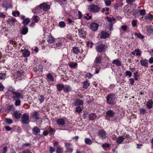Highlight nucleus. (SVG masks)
<instances>
[{"instance_id": "1", "label": "nucleus", "mask_w": 153, "mask_h": 153, "mask_svg": "<svg viewBox=\"0 0 153 153\" xmlns=\"http://www.w3.org/2000/svg\"><path fill=\"white\" fill-rule=\"evenodd\" d=\"M88 9L92 13H97L100 10V7L97 5L93 4L89 6Z\"/></svg>"}, {"instance_id": "2", "label": "nucleus", "mask_w": 153, "mask_h": 153, "mask_svg": "<svg viewBox=\"0 0 153 153\" xmlns=\"http://www.w3.org/2000/svg\"><path fill=\"white\" fill-rule=\"evenodd\" d=\"M65 147L66 149V152H71L73 151V147L70 143L65 142Z\"/></svg>"}, {"instance_id": "3", "label": "nucleus", "mask_w": 153, "mask_h": 153, "mask_svg": "<svg viewBox=\"0 0 153 153\" xmlns=\"http://www.w3.org/2000/svg\"><path fill=\"white\" fill-rule=\"evenodd\" d=\"M115 98V97L114 94H109L107 97V103L109 104H113Z\"/></svg>"}, {"instance_id": "4", "label": "nucleus", "mask_w": 153, "mask_h": 153, "mask_svg": "<svg viewBox=\"0 0 153 153\" xmlns=\"http://www.w3.org/2000/svg\"><path fill=\"white\" fill-rule=\"evenodd\" d=\"M106 46L103 44H100L96 46V49L97 51L99 53L105 52L106 48Z\"/></svg>"}, {"instance_id": "5", "label": "nucleus", "mask_w": 153, "mask_h": 153, "mask_svg": "<svg viewBox=\"0 0 153 153\" xmlns=\"http://www.w3.org/2000/svg\"><path fill=\"white\" fill-rule=\"evenodd\" d=\"M29 119V116L27 114L25 113L22 118L21 122L23 124H27L28 123L27 122Z\"/></svg>"}, {"instance_id": "6", "label": "nucleus", "mask_w": 153, "mask_h": 153, "mask_svg": "<svg viewBox=\"0 0 153 153\" xmlns=\"http://www.w3.org/2000/svg\"><path fill=\"white\" fill-rule=\"evenodd\" d=\"M97 134L99 137L103 140L105 139L106 137L105 131L102 129L99 131Z\"/></svg>"}, {"instance_id": "7", "label": "nucleus", "mask_w": 153, "mask_h": 153, "mask_svg": "<svg viewBox=\"0 0 153 153\" xmlns=\"http://www.w3.org/2000/svg\"><path fill=\"white\" fill-rule=\"evenodd\" d=\"M41 9H43L45 11H47L50 8V6L49 5L45 3H43L39 5Z\"/></svg>"}, {"instance_id": "8", "label": "nucleus", "mask_w": 153, "mask_h": 153, "mask_svg": "<svg viewBox=\"0 0 153 153\" xmlns=\"http://www.w3.org/2000/svg\"><path fill=\"white\" fill-rule=\"evenodd\" d=\"M12 98L14 100L19 99L21 96V94L17 92H13Z\"/></svg>"}, {"instance_id": "9", "label": "nucleus", "mask_w": 153, "mask_h": 153, "mask_svg": "<svg viewBox=\"0 0 153 153\" xmlns=\"http://www.w3.org/2000/svg\"><path fill=\"white\" fill-rule=\"evenodd\" d=\"M78 32L79 36L81 37L85 38L86 37V32L84 31L82 28L78 30Z\"/></svg>"}, {"instance_id": "10", "label": "nucleus", "mask_w": 153, "mask_h": 153, "mask_svg": "<svg viewBox=\"0 0 153 153\" xmlns=\"http://www.w3.org/2000/svg\"><path fill=\"white\" fill-rule=\"evenodd\" d=\"M98 26V25L97 24L94 22L91 24L90 28L92 30L96 31L97 30Z\"/></svg>"}, {"instance_id": "11", "label": "nucleus", "mask_w": 153, "mask_h": 153, "mask_svg": "<svg viewBox=\"0 0 153 153\" xmlns=\"http://www.w3.org/2000/svg\"><path fill=\"white\" fill-rule=\"evenodd\" d=\"M56 123L59 125L63 126L65 124V121L63 118H59L57 119Z\"/></svg>"}, {"instance_id": "12", "label": "nucleus", "mask_w": 153, "mask_h": 153, "mask_svg": "<svg viewBox=\"0 0 153 153\" xmlns=\"http://www.w3.org/2000/svg\"><path fill=\"white\" fill-rule=\"evenodd\" d=\"M21 52L22 53L23 55L25 57H27L30 56V52L27 49L22 50Z\"/></svg>"}, {"instance_id": "13", "label": "nucleus", "mask_w": 153, "mask_h": 153, "mask_svg": "<svg viewBox=\"0 0 153 153\" xmlns=\"http://www.w3.org/2000/svg\"><path fill=\"white\" fill-rule=\"evenodd\" d=\"M102 59V56H97L95 58L94 62L96 64H100L101 63Z\"/></svg>"}, {"instance_id": "14", "label": "nucleus", "mask_w": 153, "mask_h": 153, "mask_svg": "<svg viewBox=\"0 0 153 153\" xmlns=\"http://www.w3.org/2000/svg\"><path fill=\"white\" fill-rule=\"evenodd\" d=\"M101 36L100 38L102 39H105L109 36V34L108 33L105 31H102L101 33Z\"/></svg>"}, {"instance_id": "15", "label": "nucleus", "mask_w": 153, "mask_h": 153, "mask_svg": "<svg viewBox=\"0 0 153 153\" xmlns=\"http://www.w3.org/2000/svg\"><path fill=\"white\" fill-rule=\"evenodd\" d=\"M140 63L141 65L143 66L146 67H148V60L146 59L141 60Z\"/></svg>"}, {"instance_id": "16", "label": "nucleus", "mask_w": 153, "mask_h": 153, "mask_svg": "<svg viewBox=\"0 0 153 153\" xmlns=\"http://www.w3.org/2000/svg\"><path fill=\"white\" fill-rule=\"evenodd\" d=\"M16 21V20L14 18H11L8 19V20L9 23L11 26H12L14 25Z\"/></svg>"}, {"instance_id": "17", "label": "nucleus", "mask_w": 153, "mask_h": 153, "mask_svg": "<svg viewBox=\"0 0 153 153\" xmlns=\"http://www.w3.org/2000/svg\"><path fill=\"white\" fill-rule=\"evenodd\" d=\"M41 10V8L39 5L36 7L32 10L33 12L35 13H39L40 10Z\"/></svg>"}, {"instance_id": "18", "label": "nucleus", "mask_w": 153, "mask_h": 153, "mask_svg": "<svg viewBox=\"0 0 153 153\" xmlns=\"http://www.w3.org/2000/svg\"><path fill=\"white\" fill-rule=\"evenodd\" d=\"M32 132L33 134L36 135L40 132V129L38 127H35L32 129Z\"/></svg>"}, {"instance_id": "19", "label": "nucleus", "mask_w": 153, "mask_h": 153, "mask_svg": "<svg viewBox=\"0 0 153 153\" xmlns=\"http://www.w3.org/2000/svg\"><path fill=\"white\" fill-rule=\"evenodd\" d=\"M115 114V113L111 110H108L106 112L107 115L111 117L114 116Z\"/></svg>"}, {"instance_id": "20", "label": "nucleus", "mask_w": 153, "mask_h": 153, "mask_svg": "<svg viewBox=\"0 0 153 153\" xmlns=\"http://www.w3.org/2000/svg\"><path fill=\"white\" fill-rule=\"evenodd\" d=\"M28 31V28L27 27H22L21 31V33L23 35L26 34Z\"/></svg>"}, {"instance_id": "21", "label": "nucleus", "mask_w": 153, "mask_h": 153, "mask_svg": "<svg viewBox=\"0 0 153 153\" xmlns=\"http://www.w3.org/2000/svg\"><path fill=\"white\" fill-rule=\"evenodd\" d=\"M153 102L151 100H149L147 102L146 106L149 109L151 108L152 107Z\"/></svg>"}, {"instance_id": "22", "label": "nucleus", "mask_w": 153, "mask_h": 153, "mask_svg": "<svg viewBox=\"0 0 153 153\" xmlns=\"http://www.w3.org/2000/svg\"><path fill=\"white\" fill-rule=\"evenodd\" d=\"M13 115L15 119H18L20 118L21 114L16 111H15L13 112Z\"/></svg>"}, {"instance_id": "23", "label": "nucleus", "mask_w": 153, "mask_h": 153, "mask_svg": "<svg viewBox=\"0 0 153 153\" xmlns=\"http://www.w3.org/2000/svg\"><path fill=\"white\" fill-rule=\"evenodd\" d=\"M124 138L122 136H120L118 137L117 140V142L118 144H121L122 143L124 140Z\"/></svg>"}, {"instance_id": "24", "label": "nucleus", "mask_w": 153, "mask_h": 153, "mask_svg": "<svg viewBox=\"0 0 153 153\" xmlns=\"http://www.w3.org/2000/svg\"><path fill=\"white\" fill-rule=\"evenodd\" d=\"M112 63L117 66H120L121 65V62L118 59L114 60L112 62Z\"/></svg>"}, {"instance_id": "25", "label": "nucleus", "mask_w": 153, "mask_h": 153, "mask_svg": "<svg viewBox=\"0 0 153 153\" xmlns=\"http://www.w3.org/2000/svg\"><path fill=\"white\" fill-rule=\"evenodd\" d=\"M83 104V102L82 101L80 100H78L76 101L75 102L74 105L75 106L82 105Z\"/></svg>"}, {"instance_id": "26", "label": "nucleus", "mask_w": 153, "mask_h": 153, "mask_svg": "<svg viewBox=\"0 0 153 153\" xmlns=\"http://www.w3.org/2000/svg\"><path fill=\"white\" fill-rule=\"evenodd\" d=\"M63 90L65 92H68L71 90L70 87L68 85H65L64 86Z\"/></svg>"}, {"instance_id": "27", "label": "nucleus", "mask_w": 153, "mask_h": 153, "mask_svg": "<svg viewBox=\"0 0 153 153\" xmlns=\"http://www.w3.org/2000/svg\"><path fill=\"white\" fill-rule=\"evenodd\" d=\"M30 22V20L29 18H26L25 19H24V20L22 22L23 24L25 26L28 25V23Z\"/></svg>"}, {"instance_id": "28", "label": "nucleus", "mask_w": 153, "mask_h": 153, "mask_svg": "<svg viewBox=\"0 0 153 153\" xmlns=\"http://www.w3.org/2000/svg\"><path fill=\"white\" fill-rule=\"evenodd\" d=\"M147 30L148 32L150 33L153 32V27L152 26H147Z\"/></svg>"}, {"instance_id": "29", "label": "nucleus", "mask_w": 153, "mask_h": 153, "mask_svg": "<svg viewBox=\"0 0 153 153\" xmlns=\"http://www.w3.org/2000/svg\"><path fill=\"white\" fill-rule=\"evenodd\" d=\"M72 51L74 53L77 54L80 52V50L78 47H74L73 48Z\"/></svg>"}, {"instance_id": "30", "label": "nucleus", "mask_w": 153, "mask_h": 153, "mask_svg": "<svg viewBox=\"0 0 153 153\" xmlns=\"http://www.w3.org/2000/svg\"><path fill=\"white\" fill-rule=\"evenodd\" d=\"M55 39L52 36H49L47 40L48 42L50 44H51L53 43Z\"/></svg>"}, {"instance_id": "31", "label": "nucleus", "mask_w": 153, "mask_h": 153, "mask_svg": "<svg viewBox=\"0 0 153 153\" xmlns=\"http://www.w3.org/2000/svg\"><path fill=\"white\" fill-rule=\"evenodd\" d=\"M64 85L62 84H57L56 85V87L58 91H60L63 89Z\"/></svg>"}, {"instance_id": "32", "label": "nucleus", "mask_w": 153, "mask_h": 153, "mask_svg": "<svg viewBox=\"0 0 153 153\" xmlns=\"http://www.w3.org/2000/svg\"><path fill=\"white\" fill-rule=\"evenodd\" d=\"M145 19L148 20L149 19L152 20L153 19V16L151 14H149L145 16Z\"/></svg>"}, {"instance_id": "33", "label": "nucleus", "mask_w": 153, "mask_h": 153, "mask_svg": "<svg viewBox=\"0 0 153 153\" xmlns=\"http://www.w3.org/2000/svg\"><path fill=\"white\" fill-rule=\"evenodd\" d=\"M39 114L36 112H35L33 114L32 116L33 117V118L36 119V120H38L39 118Z\"/></svg>"}, {"instance_id": "34", "label": "nucleus", "mask_w": 153, "mask_h": 153, "mask_svg": "<svg viewBox=\"0 0 153 153\" xmlns=\"http://www.w3.org/2000/svg\"><path fill=\"white\" fill-rule=\"evenodd\" d=\"M24 76V72L23 71H18L17 76L18 77L21 78Z\"/></svg>"}, {"instance_id": "35", "label": "nucleus", "mask_w": 153, "mask_h": 153, "mask_svg": "<svg viewBox=\"0 0 153 153\" xmlns=\"http://www.w3.org/2000/svg\"><path fill=\"white\" fill-rule=\"evenodd\" d=\"M106 19L107 21L108 22H110V23H111L113 21H114L115 20V19L113 17H106Z\"/></svg>"}, {"instance_id": "36", "label": "nucleus", "mask_w": 153, "mask_h": 153, "mask_svg": "<svg viewBox=\"0 0 153 153\" xmlns=\"http://www.w3.org/2000/svg\"><path fill=\"white\" fill-rule=\"evenodd\" d=\"M63 152V149L60 146H58L57 147L56 150V153H62Z\"/></svg>"}, {"instance_id": "37", "label": "nucleus", "mask_w": 153, "mask_h": 153, "mask_svg": "<svg viewBox=\"0 0 153 153\" xmlns=\"http://www.w3.org/2000/svg\"><path fill=\"white\" fill-rule=\"evenodd\" d=\"M96 117V116L94 114H91L89 115V119L90 120H93Z\"/></svg>"}, {"instance_id": "38", "label": "nucleus", "mask_w": 153, "mask_h": 153, "mask_svg": "<svg viewBox=\"0 0 153 153\" xmlns=\"http://www.w3.org/2000/svg\"><path fill=\"white\" fill-rule=\"evenodd\" d=\"M47 78L51 81H53L54 80L53 76L51 74H48L47 75Z\"/></svg>"}, {"instance_id": "39", "label": "nucleus", "mask_w": 153, "mask_h": 153, "mask_svg": "<svg viewBox=\"0 0 153 153\" xmlns=\"http://www.w3.org/2000/svg\"><path fill=\"white\" fill-rule=\"evenodd\" d=\"M85 142L87 144L91 145L92 143V141L88 138H86L85 139Z\"/></svg>"}, {"instance_id": "40", "label": "nucleus", "mask_w": 153, "mask_h": 153, "mask_svg": "<svg viewBox=\"0 0 153 153\" xmlns=\"http://www.w3.org/2000/svg\"><path fill=\"white\" fill-rule=\"evenodd\" d=\"M77 65V63L73 62L70 63L69 65V66L71 68H75Z\"/></svg>"}, {"instance_id": "41", "label": "nucleus", "mask_w": 153, "mask_h": 153, "mask_svg": "<svg viewBox=\"0 0 153 153\" xmlns=\"http://www.w3.org/2000/svg\"><path fill=\"white\" fill-rule=\"evenodd\" d=\"M82 109L80 107L78 106L76 107L75 112L78 113H80L82 111Z\"/></svg>"}, {"instance_id": "42", "label": "nucleus", "mask_w": 153, "mask_h": 153, "mask_svg": "<svg viewBox=\"0 0 153 153\" xmlns=\"http://www.w3.org/2000/svg\"><path fill=\"white\" fill-rule=\"evenodd\" d=\"M135 35L138 38L141 39H143L144 38L143 36L142 35V34L140 33H135Z\"/></svg>"}, {"instance_id": "43", "label": "nucleus", "mask_w": 153, "mask_h": 153, "mask_svg": "<svg viewBox=\"0 0 153 153\" xmlns=\"http://www.w3.org/2000/svg\"><path fill=\"white\" fill-rule=\"evenodd\" d=\"M14 100L16 101L15 104L16 106H19L20 105L21 102L19 99H17Z\"/></svg>"}, {"instance_id": "44", "label": "nucleus", "mask_w": 153, "mask_h": 153, "mask_svg": "<svg viewBox=\"0 0 153 153\" xmlns=\"http://www.w3.org/2000/svg\"><path fill=\"white\" fill-rule=\"evenodd\" d=\"M135 51L136 52H137L136 53V55L137 56H140L141 55V51L139 49H135Z\"/></svg>"}, {"instance_id": "45", "label": "nucleus", "mask_w": 153, "mask_h": 153, "mask_svg": "<svg viewBox=\"0 0 153 153\" xmlns=\"http://www.w3.org/2000/svg\"><path fill=\"white\" fill-rule=\"evenodd\" d=\"M89 85V83L87 81H86L83 83V87L84 88H87Z\"/></svg>"}, {"instance_id": "46", "label": "nucleus", "mask_w": 153, "mask_h": 153, "mask_svg": "<svg viewBox=\"0 0 153 153\" xmlns=\"http://www.w3.org/2000/svg\"><path fill=\"white\" fill-rule=\"evenodd\" d=\"M59 25L60 27H64L65 26V24L64 22H61L59 23Z\"/></svg>"}, {"instance_id": "47", "label": "nucleus", "mask_w": 153, "mask_h": 153, "mask_svg": "<svg viewBox=\"0 0 153 153\" xmlns=\"http://www.w3.org/2000/svg\"><path fill=\"white\" fill-rule=\"evenodd\" d=\"M6 75L5 73H0V79H3L5 78Z\"/></svg>"}, {"instance_id": "48", "label": "nucleus", "mask_w": 153, "mask_h": 153, "mask_svg": "<svg viewBox=\"0 0 153 153\" xmlns=\"http://www.w3.org/2000/svg\"><path fill=\"white\" fill-rule=\"evenodd\" d=\"M146 11L144 9L140 10V14L141 16H143L145 14Z\"/></svg>"}, {"instance_id": "49", "label": "nucleus", "mask_w": 153, "mask_h": 153, "mask_svg": "<svg viewBox=\"0 0 153 153\" xmlns=\"http://www.w3.org/2000/svg\"><path fill=\"white\" fill-rule=\"evenodd\" d=\"M105 3L106 6H109L111 4V1L109 0H105Z\"/></svg>"}, {"instance_id": "50", "label": "nucleus", "mask_w": 153, "mask_h": 153, "mask_svg": "<svg viewBox=\"0 0 153 153\" xmlns=\"http://www.w3.org/2000/svg\"><path fill=\"white\" fill-rule=\"evenodd\" d=\"M140 114H145L146 111L144 109L142 108L140 109Z\"/></svg>"}, {"instance_id": "51", "label": "nucleus", "mask_w": 153, "mask_h": 153, "mask_svg": "<svg viewBox=\"0 0 153 153\" xmlns=\"http://www.w3.org/2000/svg\"><path fill=\"white\" fill-rule=\"evenodd\" d=\"M39 100L41 103L43 102L44 100V97L43 96H40L39 97Z\"/></svg>"}, {"instance_id": "52", "label": "nucleus", "mask_w": 153, "mask_h": 153, "mask_svg": "<svg viewBox=\"0 0 153 153\" xmlns=\"http://www.w3.org/2000/svg\"><path fill=\"white\" fill-rule=\"evenodd\" d=\"M126 76H128L129 77L131 76L132 75V73L129 71H127L126 72Z\"/></svg>"}, {"instance_id": "53", "label": "nucleus", "mask_w": 153, "mask_h": 153, "mask_svg": "<svg viewBox=\"0 0 153 153\" xmlns=\"http://www.w3.org/2000/svg\"><path fill=\"white\" fill-rule=\"evenodd\" d=\"M5 120L6 122L9 124H11L13 122L12 120L10 119L6 118Z\"/></svg>"}, {"instance_id": "54", "label": "nucleus", "mask_w": 153, "mask_h": 153, "mask_svg": "<svg viewBox=\"0 0 153 153\" xmlns=\"http://www.w3.org/2000/svg\"><path fill=\"white\" fill-rule=\"evenodd\" d=\"M134 1H135L134 0H126L128 4H130L131 5Z\"/></svg>"}, {"instance_id": "55", "label": "nucleus", "mask_w": 153, "mask_h": 153, "mask_svg": "<svg viewBox=\"0 0 153 153\" xmlns=\"http://www.w3.org/2000/svg\"><path fill=\"white\" fill-rule=\"evenodd\" d=\"M13 15L14 16H16V14H17L18 16H19L20 14V13L19 11H13L12 13Z\"/></svg>"}, {"instance_id": "56", "label": "nucleus", "mask_w": 153, "mask_h": 153, "mask_svg": "<svg viewBox=\"0 0 153 153\" xmlns=\"http://www.w3.org/2000/svg\"><path fill=\"white\" fill-rule=\"evenodd\" d=\"M109 146V144L107 143H105L102 145V146L103 148H108Z\"/></svg>"}, {"instance_id": "57", "label": "nucleus", "mask_w": 153, "mask_h": 153, "mask_svg": "<svg viewBox=\"0 0 153 153\" xmlns=\"http://www.w3.org/2000/svg\"><path fill=\"white\" fill-rule=\"evenodd\" d=\"M113 24L112 23H110L109 24L108 29L110 30L111 31L113 30Z\"/></svg>"}, {"instance_id": "58", "label": "nucleus", "mask_w": 153, "mask_h": 153, "mask_svg": "<svg viewBox=\"0 0 153 153\" xmlns=\"http://www.w3.org/2000/svg\"><path fill=\"white\" fill-rule=\"evenodd\" d=\"M127 27L126 25H123L121 27V28L123 31H125L127 30Z\"/></svg>"}, {"instance_id": "59", "label": "nucleus", "mask_w": 153, "mask_h": 153, "mask_svg": "<svg viewBox=\"0 0 153 153\" xmlns=\"http://www.w3.org/2000/svg\"><path fill=\"white\" fill-rule=\"evenodd\" d=\"M49 151L50 153H52L53 152L55 151V149L53 148L50 147L49 149Z\"/></svg>"}, {"instance_id": "60", "label": "nucleus", "mask_w": 153, "mask_h": 153, "mask_svg": "<svg viewBox=\"0 0 153 153\" xmlns=\"http://www.w3.org/2000/svg\"><path fill=\"white\" fill-rule=\"evenodd\" d=\"M22 153H32V152L30 150L26 149L23 151Z\"/></svg>"}, {"instance_id": "61", "label": "nucleus", "mask_w": 153, "mask_h": 153, "mask_svg": "<svg viewBox=\"0 0 153 153\" xmlns=\"http://www.w3.org/2000/svg\"><path fill=\"white\" fill-rule=\"evenodd\" d=\"M38 16H35L33 17V19L35 22H37L39 20L38 19Z\"/></svg>"}, {"instance_id": "62", "label": "nucleus", "mask_w": 153, "mask_h": 153, "mask_svg": "<svg viewBox=\"0 0 153 153\" xmlns=\"http://www.w3.org/2000/svg\"><path fill=\"white\" fill-rule=\"evenodd\" d=\"M7 150V147L6 146H4L3 147V152L2 153H6Z\"/></svg>"}, {"instance_id": "63", "label": "nucleus", "mask_w": 153, "mask_h": 153, "mask_svg": "<svg viewBox=\"0 0 153 153\" xmlns=\"http://www.w3.org/2000/svg\"><path fill=\"white\" fill-rule=\"evenodd\" d=\"M86 76L88 77L89 79H90L92 76V75L90 73H89L86 74Z\"/></svg>"}, {"instance_id": "64", "label": "nucleus", "mask_w": 153, "mask_h": 153, "mask_svg": "<svg viewBox=\"0 0 153 153\" xmlns=\"http://www.w3.org/2000/svg\"><path fill=\"white\" fill-rule=\"evenodd\" d=\"M132 25L133 27L137 25V23L135 21L133 20L132 23Z\"/></svg>"}]
</instances>
